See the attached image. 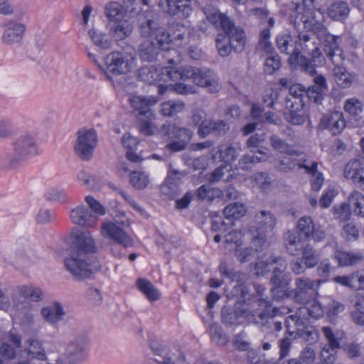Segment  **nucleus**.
<instances>
[{"mask_svg":"<svg viewBox=\"0 0 364 364\" xmlns=\"http://www.w3.org/2000/svg\"><path fill=\"white\" fill-rule=\"evenodd\" d=\"M161 50L156 46L154 40L148 39L141 42L139 46L138 55L141 60L153 62Z\"/></svg>","mask_w":364,"mask_h":364,"instance_id":"obj_29","label":"nucleus"},{"mask_svg":"<svg viewBox=\"0 0 364 364\" xmlns=\"http://www.w3.org/2000/svg\"><path fill=\"white\" fill-rule=\"evenodd\" d=\"M348 203L355 215L364 217V196L361 193L353 191L348 197Z\"/></svg>","mask_w":364,"mask_h":364,"instance_id":"obj_39","label":"nucleus"},{"mask_svg":"<svg viewBox=\"0 0 364 364\" xmlns=\"http://www.w3.org/2000/svg\"><path fill=\"white\" fill-rule=\"evenodd\" d=\"M140 80L148 84H154L170 80L176 82L173 90L179 95H188L195 92V88L180 81L191 80L195 85L205 88L208 92L215 93L220 89L218 77L213 71L206 68L183 66L178 68H164L160 72L154 66H144L138 71Z\"/></svg>","mask_w":364,"mask_h":364,"instance_id":"obj_1","label":"nucleus"},{"mask_svg":"<svg viewBox=\"0 0 364 364\" xmlns=\"http://www.w3.org/2000/svg\"><path fill=\"white\" fill-rule=\"evenodd\" d=\"M325 55L335 65L333 73L336 85L343 89L350 87L354 80V76L343 67L345 60L343 51L339 43H336L334 38L329 36L325 47Z\"/></svg>","mask_w":364,"mask_h":364,"instance_id":"obj_4","label":"nucleus"},{"mask_svg":"<svg viewBox=\"0 0 364 364\" xmlns=\"http://www.w3.org/2000/svg\"><path fill=\"white\" fill-rule=\"evenodd\" d=\"M225 242L227 249H232L235 250L236 248L240 247L242 243V235L240 232H230L225 235Z\"/></svg>","mask_w":364,"mask_h":364,"instance_id":"obj_57","label":"nucleus"},{"mask_svg":"<svg viewBox=\"0 0 364 364\" xmlns=\"http://www.w3.org/2000/svg\"><path fill=\"white\" fill-rule=\"evenodd\" d=\"M65 265L76 280L85 279L92 274L91 267L86 262V257H82L80 254L75 255L70 252L69 256L65 259Z\"/></svg>","mask_w":364,"mask_h":364,"instance_id":"obj_14","label":"nucleus"},{"mask_svg":"<svg viewBox=\"0 0 364 364\" xmlns=\"http://www.w3.org/2000/svg\"><path fill=\"white\" fill-rule=\"evenodd\" d=\"M302 309H299L294 314L285 318L284 324L286 333L296 336V333L304 327L306 319L301 316Z\"/></svg>","mask_w":364,"mask_h":364,"instance_id":"obj_28","label":"nucleus"},{"mask_svg":"<svg viewBox=\"0 0 364 364\" xmlns=\"http://www.w3.org/2000/svg\"><path fill=\"white\" fill-rule=\"evenodd\" d=\"M37 154L38 146L35 139L28 135L20 136L13 143L10 164L15 167Z\"/></svg>","mask_w":364,"mask_h":364,"instance_id":"obj_7","label":"nucleus"},{"mask_svg":"<svg viewBox=\"0 0 364 364\" xmlns=\"http://www.w3.org/2000/svg\"><path fill=\"white\" fill-rule=\"evenodd\" d=\"M16 258L19 262L34 264L38 260L39 257L33 249L24 247L16 250Z\"/></svg>","mask_w":364,"mask_h":364,"instance_id":"obj_42","label":"nucleus"},{"mask_svg":"<svg viewBox=\"0 0 364 364\" xmlns=\"http://www.w3.org/2000/svg\"><path fill=\"white\" fill-rule=\"evenodd\" d=\"M203 11L206 19L216 28H220L225 31L228 26H232V21L225 15L220 13L218 10L212 5H205Z\"/></svg>","mask_w":364,"mask_h":364,"instance_id":"obj_22","label":"nucleus"},{"mask_svg":"<svg viewBox=\"0 0 364 364\" xmlns=\"http://www.w3.org/2000/svg\"><path fill=\"white\" fill-rule=\"evenodd\" d=\"M180 184L174 181L166 179L164 183L161 186V193L169 198H174L180 193Z\"/></svg>","mask_w":364,"mask_h":364,"instance_id":"obj_58","label":"nucleus"},{"mask_svg":"<svg viewBox=\"0 0 364 364\" xmlns=\"http://www.w3.org/2000/svg\"><path fill=\"white\" fill-rule=\"evenodd\" d=\"M191 130L186 127H181L173 123L164 124L160 129V133L162 136L167 137L168 139H178L179 135H186Z\"/></svg>","mask_w":364,"mask_h":364,"instance_id":"obj_36","label":"nucleus"},{"mask_svg":"<svg viewBox=\"0 0 364 364\" xmlns=\"http://www.w3.org/2000/svg\"><path fill=\"white\" fill-rule=\"evenodd\" d=\"M276 43L280 53L289 55V62L291 65L299 67L302 71L311 75L316 73V69L310 60L301 55L298 42L294 41L289 31H285L279 33L276 38Z\"/></svg>","mask_w":364,"mask_h":364,"instance_id":"obj_3","label":"nucleus"},{"mask_svg":"<svg viewBox=\"0 0 364 364\" xmlns=\"http://www.w3.org/2000/svg\"><path fill=\"white\" fill-rule=\"evenodd\" d=\"M281 67V58L279 55L274 53L269 55L265 59L264 72L267 74L272 75Z\"/></svg>","mask_w":364,"mask_h":364,"instance_id":"obj_54","label":"nucleus"},{"mask_svg":"<svg viewBox=\"0 0 364 364\" xmlns=\"http://www.w3.org/2000/svg\"><path fill=\"white\" fill-rule=\"evenodd\" d=\"M85 200L87 204V208L92 213V215H95L97 220L100 216H103L106 213L105 208L92 196H87L85 197Z\"/></svg>","mask_w":364,"mask_h":364,"instance_id":"obj_50","label":"nucleus"},{"mask_svg":"<svg viewBox=\"0 0 364 364\" xmlns=\"http://www.w3.org/2000/svg\"><path fill=\"white\" fill-rule=\"evenodd\" d=\"M270 37L269 28L262 29L259 36L258 49L265 52L267 55H272L275 53L273 44L270 41Z\"/></svg>","mask_w":364,"mask_h":364,"instance_id":"obj_44","label":"nucleus"},{"mask_svg":"<svg viewBox=\"0 0 364 364\" xmlns=\"http://www.w3.org/2000/svg\"><path fill=\"white\" fill-rule=\"evenodd\" d=\"M129 181L134 188L141 190L148 186L149 178L145 172L135 171L130 173Z\"/></svg>","mask_w":364,"mask_h":364,"instance_id":"obj_48","label":"nucleus"},{"mask_svg":"<svg viewBox=\"0 0 364 364\" xmlns=\"http://www.w3.org/2000/svg\"><path fill=\"white\" fill-rule=\"evenodd\" d=\"M285 241L287 250L292 255H299L304 247L299 237L290 231L285 234Z\"/></svg>","mask_w":364,"mask_h":364,"instance_id":"obj_41","label":"nucleus"},{"mask_svg":"<svg viewBox=\"0 0 364 364\" xmlns=\"http://www.w3.org/2000/svg\"><path fill=\"white\" fill-rule=\"evenodd\" d=\"M216 46L220 55L228 56L232 50L231 42L226 34H219L216 39Z\"/></svg>","mask_w":364,"mask_h":364,"instance_id":"obj_51","label":"nucleus"},{"mask_svg":"<svg viewBox=\"0 0 364 364\" xmlns=\"http://www.w3.org/2000/svg\"><path fill=\"white\" fill-rule=\"evenodd\" d=\"M350 8L347 3L336 1L331 4L328 9V15L335 21H343L348 18Z\"/></svg>","mask_w":364,"mask_h":364,"instance_id":"obj_33","label":"nucleus"},{"mask_svg":"<svg viewBox=\"0 0 364 364\" xmlns=\"http://www.w3.org/2000/svg\"><path fill=\"white\" fill-rule=\"evenodd\" d=\"M20 293L24 298L30 299L33 301H41L43 297V291L35 287L24 286L21 287Z\"/></svg>","mask_w":364,"mask_h":364,"instance_id":"obj_53","label":"nucleus"},{"mask_svg":"<svg viewBox=\"0 0 364 364\" xmlns=\"http://www.w3.org/2000/svg\"><path fill=\"white\" fill-rule=\"evenodd\" d=\"M245 211V207L243 204L234 203L229 204L224 208L223 214L225 220L228 221V224L233 225V220L244 215Z\"/></svg>","mask_w":364,"mask_h":364,"instance_id":"obj_38","label":"nucleus"},{"mask_svg":"<svg viewBox=\"0 0 364 364\" xmlns=\"http://www.w3.org/2000/svg\"><path fill=\"white\" fill-rule=\"evenodd\" d=\"M90 338L84 331L77 332L68 340L65 355L69 364H79L84 362L88 355Z\"/></svg>","mask_w":364,"mask_h":364,"instance_id":"obj_6","label":"nucleus"},{"mask_svg":"<svg viewBox=\"0 0 364 364\" xmlns=\"http://www.w3.org/2000/svg\"><path fill=\"white\" fill-rule=\"evenodd\" d=\"M157 100L151 97L134 96L130 99V104L133 109L137 112L136 117L139 120L153 117L151 106L156 105Z\"/></svg>","mask_w":364,"mask_h":364,"instance_id":"obj_20","label":"nucleus"},{"mask_svg":"<svg viewBox=\"0 0 364 364\" xmlns=\"http://www.w3.org/2000/svg\"><path fill=\"white\" fill-rule=\"evenodd\" d=\"M139 23L141 35L144 37L154 36L156 46L161 50L168 49L167 46L171 41L168 32L159 26L153 16L152 12L146 11L139 16Z\"/></svg>","mask_w":364,"mask_h":364,"instance_id":"obj_5","label":"nucleus"},{"mask_svg":"<svg viewBox=\"0 0 364 364\" xmlns=\"http://www.w3.org/2000/svg\"><path fill=\"white\" fill-rule=\"evenodd\" d=\"M132 31V23L123 19L109 24V32L117 40H123L129 37Z\"/></svg>","mask_w":364,"mask_h":364,"instance_id":"obj_30","label":"nucleus"},{"mask_svg":"<svg viewBox=\"0 0 364 364\" xmlns=\"http://www.w3.org/2000/svg\"><path fill=\"white\" fill-rule=\"evenodd\" d=\"M304 28L307 31H298V47L303 52L309 55L313 60L318 59L322 55L319 48L318 40L323 41V51L325 53V47L327 45L328 36L334 38L336 43H339L341 38L339 36H333L327 31L325 26L315 23H311L306 20L303 22Z\"/></svg>","mask_w":364,"mask_h":364,"instance_id":"obj_2","label":"nucleus"},{"mask_svg":"<svg viewBox=\"0 0 364 364\" xmlns=\"http://www.w3.org/2000/svg\"><path fill=\"white\" fill-rule=\"evenodd\" d=\"M219 195V190L213 188L208 185H202L196 191V196L199 200L207 199L208 200H213L215 196H218Z\"/></svg>","mask_w":364,"mask_h":364,"instance_id":"obj_55","label":"nucleus"},{"mask_svg":"<svg viewBox=\"0 0 364 364\" xmlns=\"http://www.w3.org/2000/svg\"><path fill=\"white\" fill-rule=\"evenodd\" d=\"M270 37L269 28L262 29L259 36L258 49L265 52L267 55H272L275 53L273 44L270 41Z\"/></svg>","mask_w":364,"mask_h":364,"instance_id":"obj_45","label":"nucleus"},{"mask_svg":"<svg viewBox=\"0 0 364 364\" xmlns=\"http://www.w3.org/2000/svg\"><path fill=\"white\" fill-rule=\"evenodd\" d=\"M219 153L222 161L228 164L235 161L239 155L238 150L232 145H229L224 150L220 149Z\"/></svg>","mask_w":364,"mask_h":364,"instance_id":"obj_60","label":"nucleus"},{"mask_svg":"<svg viewBox=\"0 0 364 364\" xmlns=\"http://www.w3.org/2000/svg\"><path fill=\"white\" fill-rule=\"evenodd\" d=\"M289 93L285 100L286 107L302 109L305 105L303 98L306 96L305 87L299 84L292 85L289 87Z\"/></svg>","mask_w":364,"mask_h":364,"instance_id":"obj_24","label":"nucleus"},{"mask_svg":"<svg viewBox=\"0 0 364 364\" xmlns=\"http://www.w3.org/2000/svg\"><path fill=\"white\" fill-rule=\"evenodd\" d=\"M71 221L77 225L92 228L97 224V219L92 215L90 209L85 205H79L70 211Z\"/></svg>","mask_w":364,"mask_h":364,"instance_id":"obj_18","label":"nucleus"},{"mask_svg":"<svg viewBox=\"0 0 364 364\" xmlns=\"http://www.w3.org/2000/svg\"><path fill=\"white\" fill-rule=\"evenodd\" d=\"M157 364H184L185 357L181 355L178 358L171 352L163 357L155 358Z\"/></svg>","mask_w":364,"mask_h":364,"instance_id":"obj_63","label":"nucleus"},{"mask_svg":"<svg viewBox=\"0 0 364 364\" xmlns=\"http://www.w3.org/2000/svg\"><path fill=\"white\" fill-rule=\"evenodd\" d=\"M136 284L138 289L150 301H155L161 298V293L152 284L151 282L146 279H138Z\"/></svg>","mask_w":364,"mask_h":364,"instance_id":"obj_35","label":"nucleus"},{"mask_svg":"<svg viewBox=\"0 0 364 364\" xmlns=\"http://www.w3.org/2000/svg\"><path fill=\"white\" fill-rule=\"evenodd\" d=\"M343 176L357 187L364 189V166L358 159L350 160L346 164Z\"/></svg>","mask_w":364,"mask_h":364,"instance_id":"obj_21","label":"nucleus"},{"mask_svg":"<svg viewBox=\"0 0 364 364\" xmlns=\"http://www.w3.org/2000/svg\"><path fill=\"white\" fill-rule=\"evenodd\" d=\"M100 234L102 237L109 239L124 248L132 247L134 245L132 237L122 227L108 220L102 223Z\"/></svg>","mask_w":364,"mask_h":364,"instance_id":"obj_12","label":"nucleus"},{"mask_svg":"<svg viewBox=\"0 0 364 364\" xmlns=\"http://www.w3.org/2000/svg\"><path fill=\"white\" fill-rule=\"evenodd\" d=\"M296 339V336L285 333V336L278 341L280 358H286L289 355L292 341Z\"/></svg>","mask_w":364,"mask_h":364,"instance_id":"obj_56","label":"nucleus"},{"mask_svg":"<svg viewBox=\"0 0 364 364\" xmlns=\"http://www.w3.org/2000/svg\"><path fill=\"white\" fill-rule=\"evenodd\" d=\"M321 331L327 341L323 347L331 350H338L341 348V341L343 338L344 333L339 330H333L331 327L323 326Z\"/></svg>","mask_w":364,"mask_h":364,"instance_id":"obj_31","label":"nucleus"},{"mask_svg":"<svg viewBox=\"0 0 364 364\" xmlns=\"http://www.w3.org/2000/svg\"><path fill=\"white\" fill-rule=\"evenodd\" d=\"M255 222L257 224L255 230L257 233L254 236L252 242L257 246V244L261 245L264 243L265 234L274 229L277 221L275 217L270 212L262 210L255 215Z\"/></svg>","mask_w":364,"mask_h":364,"instance_id":"obj_16","label":"nucleus"},{"mask_svg":"<svg viewBox=\"0 0 364 364\" xmlns=\"http://www.w3.org/2000/svg\"><path fill=\"white\" fill-rule=\"evenodd\" d=\"M344 110L352 116H357L363 111V103L357 98L347 99L344 103Z\"/></svg>","mask_w":364,"mask_h":364,"instance_id":"obj_52","label":"nucleus"},{"mask_svg":"<svg viewBox=\"0 0 364 364\" xmlns=\"http://www.w3.org/2000/svg\"><path fill=\"white\" fill-rule=\"evenodd\" d=\"M314 224L311 217H301L297 223V228L300 234L303 235L306 238H310L311 235L314 230Z\"/></svg>","mask_w":364,"mask_h":364,"instance_id":"obj_49","label":"nucleus"},{"mask_svg":"<svg viewBox=\"0 0 364 364\" xmlns=\"http://www.w3.org/2000/svg\"><path fill=\"white\" fill-rule=\"evenodd\" d=\"M180 137L173 139L172 142L166 144V148L171 152H177L186 149L188 142L193 136L192 131L186 134V135H179Z\"/></svg>","mask_w":364,"mask_h":364,"instance_id":"obj_46","label":"nucleus"},{"mask_svg":"<svg viewBox=\"0 0 364 364\" xmlns=\"http://www.w3.org/2000/svg\"><path fill=\"white\" fill-rule=\"evenodd\" d=\"M309 268L316 267L319 262V257L316 250L307 245L302 249V258H301Z\"/></svg>","mask_w":364,"mask_h":364,"instance_id":"obj_47","label":"nucleus"},{"mask_svg":"<svg viewBox=\"0 0 364 364\" xmlns=\"http://www.w3.org/2000/svg\"><path fill=\"white\" fill-rule=\"evenodd\" d=\"M321 280H312L307 277H298L295 279L294 299L301 304L306 303L314 295Z\"/></svg>","mask_w":364,"mask_h":364,"instance_id":"obj_17","label":"nucleus"},{"mask_svg":"<svg viewBox=\"0 0 364 364\" xmlns=\"http://www.w3.org/2000/svg\"><path fill=\"white\" fill-rule=\"evenodd\" d=\"M257 251V247L255 249L252 247L241 248L240 247L235 249V255L238 261L244 263L250 261L253 258L255 252Z\"/></svg>","mask_w":364,"mask_h":364,"instance_id":"obj_59","label":"nucleus"},{"mask_svg":"<svg viewBox=\"0 0 364 364\" xmlns=\"http://www.w3.org/2000/svg\"><path fill=\"white\" fill-rule=\"evenodd\" d=\"M334 215L336 218L341 221L348 220L351 215V209L350 205L343 203L338 206L333 208Z\"/></svg>","mask_w":364,"mask_h":364,"instance_id":"obj_61","label":"nucleus"},{"mask_svg":"<svg viewBox=\"0 0 364 364\" xmlns=\"http://www.w3.org/2000/svg\"><path fill=\"white\" fill-rule=\"evenodd\" d=\"M71 246L70 252L74 255L80 254L82 257L97 252L95 242L91 232L88 230H82L73 228L70 234Z\"/></svg>","mask_w":364,"mask_h":364,"instance_id":"obj_9","label":"nucleus"},{"mask_svg":"<svg viewBox=\"0 0 364 364\" xmlns=\"http://www.w3.org/2000/svg\"><path fill=\"white\" fill-rule=\"evenodd\" d=\"M88 33L95 46L104 50L111 48L112 41L107 33L96 28L90 29Z\"/></svg>","mask_w":364,"mask_h":364,"instance_id":"obj_34","label":"nucleus"},{"mask_svg":"<svg viewBox=\"0 0 364 364\" xmlns=\"http://www.w3.org/2000/svg\"><path fill=\"white\" fill-rule=\"evenodd\" d=\"M314 85L306 90L307 97L316 103H321L325 92L328 90L326 79L321 75H318L314 78Z\"/></svg>","mask_w":364,"mask_h":364,"instance_id":"obj_26","label":"nucleus"},{"mask_svg":"<svg viewBox=\"0 0 364 364\" xmlns=\"http://www.w3.org/2000/svg\"><path fill=\"white\" fill-rule=\"evenodd\" d=\"M97 142L98 136L95 129H80L77 132V139L75 146V151L81 159L89 161L92 157Z\"/></svg>","mask_w":364,"mask_h":364,"instance_id":"obj_8","label":"nucleus"},{"mask_svg":"<svg viewBox=\"0 0 364 364\" xmlns=\"http://www.w3.org/2000/svg\"><path fill=\"white\" fill-rule=\"evenodd\" d=\"M341 235L347 241H355L359 237L358 230L352 223H348L343 227Z\"/></svg>","mask_w":364,"mask_h":364,"instance_id":"obj_62","label":"nucleus"},{"mask_svg":"<svg viewBox=\"0 0 364 364\" xmlns=\"http://www.w3.org/2000/svg\"><path fill=\"white\" fill-rule=\"evenodd\" d=\"M353 321L360 326L364 325V306L360 302H356L354 309L351 311Z\"/></svg>","mask_w":364,"mask_h":364,"instance_id":"obj_64","label":"nucleus"},{"mask_svg":"<svg viewBox=\"0 0 364 364\" xmlns=\"http://www.w3.org/2000/svg\"><path fill=\"white\" fill-rule=\"evenodd\" d=\"M185 104L181 101L169 100L160 105V113L165 117H173L181 112Z\"/></svg>","mask_w":364,"mask_h":364,"instance_id":"obj_40","label":"nucleus"},{"mask_svg":"<svg viewBox=\"0 0 364 364\" xmlns=\"http://www.w3.org/2000/svg\"><path fill=\"white\" fill-rule=\"evenodd\" d=\"M271 146L276 151L285 154L289 156H299V153L292 146L287 144L284 140L276 134H272L269 137Z\"/></svg>","mask_w":364,"mask_h":364,"instance_id":"obj_37","label":"nucleus"},{"mask_svg":"<svg viewBox=\"0 0 364 364\" xmlns=\"http://www.w3.org/2000/svg\"><path fill=\"white\" fill-rule=\"evenodd\" d=\"M26 343L28 345V353L39 360H46V354L41 343L34 338L28 339Z\"/></svg>","mask_w":364,"mask_h":364,"instance_id":"obj_43","label":"nucleus"},{"mask_svg":"<svg viewBox=\"0 0 364 364\" xmlns=\"http://www.w3.org/2000/svg\"><path fill=\"white\" fill-rule=\"evenodd\" d=\"M105 63L103 70L108 77L126 74L132 70V63L119 52L108 54L105 58Z\"/></svg>","mask_w":364,"mask_h":364,"instance_id":"obj_15","label":"nucleus"},{"mask_svg":"<svg viewBox=\"0 0 364 364\" xmlns=\"http://www.w3.org/2000/svg\"><path fill=\"white\" fill-rule=\"evenodd\" d=\"M346 120L341 112L333 111L324 114L320 119V125L333 135L340 134L346 127Z\"/></svg>","mask_w":364,"mask_h":364,"instance_id":"obj_19","label":"nucleus"},{"mask_svg":"<svg viewBox=\"0 0 364 364\" xmlns=\"http://www.w3.org/2000/svg\"><path fill=\"white\" fill-rule=\"evenodd\" d=\"M283 310L284 308L279 307L266 309L264 311L255 309L254 317L256 321L252 323L260 324L263 328L269 329L271 333L274 331L279 332L282 329V322L276 320V318L286 314Z\"/></svg>","mask_w":364,"mask_h":364,"instance_id":"obj_13","label":"nucleus"},{"mask_svg":"<svg viewBox=\"0 0 364 364\" xmlns=\"http://www.w3.org/2000/svg\"><path fill=\"white\" fill-rule=\"evenodd\" d=\"M228 27L224 33L230 41L232 50L236 53H241L246 44L245 33L241 28L235 26L234 23Z\"/></svg>","mask_w":364,"mask_h":364,"instance_id":"obj_27","label":"nucleus"},{"mask_svg":"<svg viewBox=\"0 0 364 364\" xmlns=\"http://www.w3.org/2000/svg\"><path fill=\"white\" fill-rule=\"evenodd\" d=\"M123 4L124 6L117 1H110L105 4L104 14L109 24L124 19L127 16H132L138 13L137 9L134 6L136 0H123Z\"/></svg>","mask_w":364,"mask_h":364,"instance_id":"obj_11","label":"nucleus"},{"mask_svg":"<svg viewBox=\"0 0 364 364\" xmlns=\"http://www.w3.org/2000/svg\"><path fill=\"white\" fill-rule=\"evenodd\" d=\"M2 35V41L6 45L18 43L21 41L26 31V26L18 22L10 21Z\"/></svg>","mask_w":364,"mask_h":364,"instance_id":"obj_23","label":"nucleus"},{"mask_svg":"<svg viewBox=\"0 0 364 364\" xmlns=\"http://www.w3.org/2000/svg\"><path fill=\"white\" fill-rule=\"evenodd\" d=\"M41 315L47 323L56 325L63 319L65 311L60 302L55 301L42 308Z\"/></svg>","mask_w":364,"mask_h":364,"instance_id":"obj_25","label":"nucleus"},{"mask_svg":"<svg viewBox=\"0 0 364 364\" xmlns=\"http://www.w3.org/2000/svg\"><path fill=\"white\" fill-rule=\"evenodd\" d=\"M256 305H257V302L254 301L251 304V306L243 304L235 308H223L221 311L223 323L225 325H237L242 322V318H245L250 323L255 321L254 317L255 309L254 308Z\"/></svg>","mask_w":364,"mask_h":364,"instance_id":"obj_10","label":"nucleus"},{"mask_svg":"<svg viewBox=\"0 0 364 364\" xmlns=\"http://www.w3.org/2000/svg\"><path fill=\"white\" fill-rule=\"evenodd\" d=\"M333 257L336 259L339 266H352L358 264L363 259L360 253H353L341 250L334 252Z\"/></svg>","mask_w":364,"mask_h":364,"instance_id":"obj_32","label":"nucleus"}]
</instances>
